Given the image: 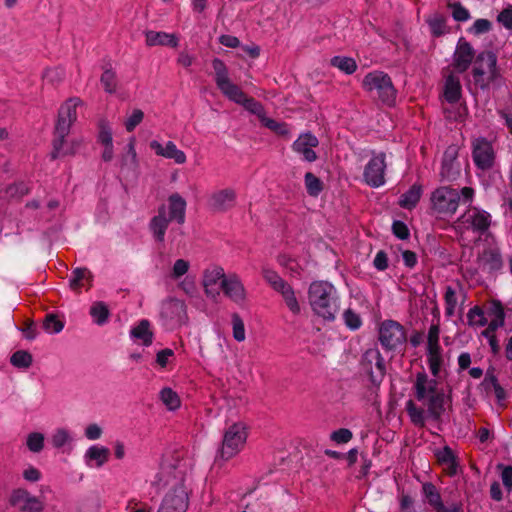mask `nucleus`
I'll return each instance as SVG.
<instances>
[{"mask_svg":"<svg viewBox=\"0 0 512 512\" xmlns=\"http://www.w3.org/2000/svg\"><path fill=\"white\" fill-rule=\"evenodd\" d=\"M415 398L427 407L423 409L418 407L413 400L406 402V411L411 422L419 427L425 425L426 419L439 420L443 415L445 408V394L438 388V382L431 379L425 372H419L413 385Z\"/></svg>","mask_w":512,"mask_h":512,"instance_id":"nucleus-1","label":"nucleus"},{"mask_svg":"<svg viewBox=\"0 0 512 512\" xmlns=\"http://www.w3.org/2000/svg\"><path fill=\"white\" fill-rule=\"evenodd\" d=\"M153 485L167 490L162 504L177 512H186L189 506V492L185 485V469L181 465L163 464Z\"/></svg>","mask_w":512,"mask_h":512,"instance_id":"nucleus-2","label":"nucleus"},{"mask_svg":"<svg viewBox=\"0 0 512 512\" xmlns=\"http://www.w3.org/2000/svg\"><path fill=\"white\" fill-rule=\"evenodd\" d=\"M186 207V200L178 193L168 197L167 205L162 204L158 207L157 214L149 222V229L156 242L164 243L166 230L171 222L179 225L185 223Z\"/></svg>","mask_w":512,"mask_h":512,"instance_id":"nucleus-3","label":"nucleus"},{"mask_svg":"<svg viewBox=\"0 0 512 512\" xmlns=\"http://www.w3.org/2000/svg\"><path fill=\"white\" fill-rule=\"evenodd\" d=\"M212 67L215 72L216 86L221 93L230 101L242 105L246 110L257 115L261 121L265 116L263 105L254 98L248 97L239 86L230 80L225 63L221 59L215 58L212 61Z\"/></svg>","mask_w":512,"mask_h":512,"instance_id":"nucleus-4","label":"nucleus"},{"mask_svg":"<svg viewBox=\"0 0 512 512\" xmlns=\"http://www.w3.org/2000/svg\"><path fill=\"white\" fill-rule=\"evenodd\" d=\"M474 189L463 187L460 191L450 186H440L431 192L430 210L440 219L452 217L459 204L471 203L474 198Z\"/></svg>","mask_w":512,"mask_h":512,"instance_id":"nucleus-5","label":"nucleus"},{"mask_svg":"<svg viewBox=\"0 0 512 512\" xmlns=\"http://www.w3.org/2000/svg\"><path fill=\"white\" fill-rule=\"evenodd\" d=\"M313 312L326 321H333L340 310L335 287L327 281H314L308 288Z\"/></svg>","mask_w":512,"mask_h":512,"instance_id":"nucleus-6","label":"nucleus"},{"mask_svg":"<svg viewBox=\"0 0 512 512\" xmlns=\"http://www.w3.org/2000/svg\"><path fill=\"white\" fill-rule=\"evenodd\" d=\"M362 88L370 97L382 103L392 105L395 102L397 91L391 77L379 70L367 73L362 80Z\"/></svg>","mask_w":512,"mask_h":512,"instance_id":"nucleus-7","label":"nucleus"},{"mask_svg":"<svg viewBox=\"0 0 512 512\" xmlns=\"http://www.w3.org/2000/svg\"><path fill=\"white\" fill-rule=\"evenodd\" d=\"M474 83L481 89H486L498 77L497 56L492 51L480 52L472 69Z\"/></svg>","mask_w":512,"mask_h":512,"instance_id":"nucleus-8","label":"nucleus"},{"mask_svg":"<svg viewBox=\"0 0 512 512\" xmlns=\"http://www.w3.org/2000/svg\"><path fill=\"white\" fill-rule=\"evenodd\" d=\"M82 103L79 98H70L59 109L58 119L54 129L53 147L59 151L70 128L77 120V107Z\"/></svg>","mask_w":512,"mask_h":512,"instance_id":"nucleus-9","label":"nucleus"},{"mask_svg":"<svg viewBox=\"0 0 512 512\" xmlns=\"http://www.w3.org/2000/svg\"><path fill=\"white\" fill-rule=\"evenodd\" d=\"M246 440V427L242 423L231 425L224 433L218 457L224 461L232 459L244 448Z\"/></svg>","mask_w":512,"mask_h":512,"instance_id":"nucleus-10","label":"nucleus"},{"mask_svg":"<svg viewBox=\"0 0 512 512\" xmlns=\"http://www.w3.org/2000/svg\"><path fill=\"white\" fill-rule=\"evenodd\" d=\"M360 368L374 385L382 382L386 372L384 359L377 348H370L363 353Z\"/></svg>","mask_w":512,"mask_h":512,"instance_id":"nucleus-11","label":"nucleus"},{"mask_svg":"<svg viewBox=\"0 0 512 512\" xmlns=\"http://www.w3.org/2000/svg\"><path fill=\"white\" fill-rule=\"evenodd\" d=\"M379 341L386 350H395L406 342L404 327L394 320H385L379 328Z\"/></svg>","mask_w":512,"mask_h":512,"instance_id":"nucleus-12","label":"nucleus"},{"mask_svg":"<svg viewBox=\"0 0 512 512\" xmlns=\"http://www.w3.org/2000/svg\"><path fill=\"white\" fill-rule=\"evenodd\" d=\"M385 154L374 155L364 168L363 178L367 185L377 188L385 183Z\"/></svg>","mask_w":512,"mask_h":512,"instance_id":"nucleus-13","label":"nucleus"},{"mask_svg":"<svg viewBox=\"0 0 512 512\" xmlns=\"http://www.w3.org/2000/svg\"><path fill=\"white\" fill-rule=\"evenodd\" d=\"M472 157L479 169H490L495 160V153L491 142L482 137L475 139L472 142Z\"/></svg>","mask_w":512,"mask_h":512,"instance_id":"nucleus-14","label":"nucleus"},{"mask_svg":"<svg viewBox=\"0 0 512 512\" xmlns=\"http://www.w3.org/2000/svg\"><path fill=\"white\" fill-rule=\"evenodd\" d=\"M459 147L450 145L444 152L440 176L442 181H455L461 173V165L458 161Z\"/></svg>","mask_w":512,"mask_h":512,"instance_id":"nucleus-15","label":"nucleus"},{"mask_svg":"<svg viewBox=\"0 0 512 512\" xmlns=\"http://www.w3.org/2000/svg\"><path fill=\"white\" fill-rule=\"evenodd\" d=\"M227 275L224 269L220 266H212L204 270L202 284L204 292L207 297L211 299H217L220 296V290L222 289L223 279H226Z\"/></svg>","mask_w":512,"mask_h":512,"instance_id":"nucleus-16","label":"nucleus"},{"mask_svg":"<svg viewBox=\"0 0 512 512\" xmlns=\"http://www.w3.org/2000/svg\"><path fill=\"white\" fill-rule=\"evenodd\" d=\"M459 222L467 229L483 234L491 224L489 213L478 208H469L460 218Z\"/></svg>","mask_w":512,"mask_h":512,"instance_id":"nucleus-17","label":"nucleus"},{"mask_svg":"<svg viewBox=\"0 0 512 512\" xmlns=\"http://www.w3.org/2000/svg\"><path fill=\"white\" fill-rule=\"evenodd\" d=\"M10 504L22 512H42L43 502L25 489H16L10 496Z\"/></svg>","mask_w":512,"mask_h":512,"instance_id":"nucleus-18","label":"nucleus"},{"mask_svg":"<svg viewBox=\"0 0 512 512\" xmlns=\"http://www.w3.org/2000/svg\"><path fill=\"white\" fill-rule=\"evenodd\" d=\"M475 58V51L472 45L464 38H460L453 54L452 65L454 70L458 73L467 71Z\"/></svg>","mask_w":512,"mask_h":512,"instance_id":"nucleus-19","label":"nucleus"},{"mask_svg":"<svg viewBox=\"0 0 512 512\" xmlns=\"http://www.w3.org/2000/svg\"><path fill=\"white\" fill-rule=\"evenodd\" d=\"M319 145V140L315 135L310 132L300 134L299 137L293 142L292 149L294 152L300 154L303 160L307 162H314L318 156L314 151Z\"/></svg>","mask_w":512,"mask_h":512,"instance_id":"nucleus-20","label":"nucleus"},{"mask_svg":"<svg viewBox=\"0 0 512 512\" xmlns=\"http://www.w3.org/2000/svg\"><path fill=\"white\" fill-rule=\"evenodd\" d=\"M236 199V190L228 187L214 191L208 198V205L214 211L225 212L234 207Z\"/></svg>","mask_w":512,"mask_h":512,"instance_id":"nucleus-21","label":"nucleus"},{"mask_svg":"<svg viewBox=\"0 0 512 512\" xmlns=\"http://www.w3.org/2000/svg\"><path fill=\"white\" fill-rule=\"evenodd\" d=\"M221 290L236 304H243L246 301V289L240 277L235 273H230L226 279H223Z\"/></svg>","mask_w":512,"mask_h":512,"instance_id":"nucleus-22","label":"nucleus"},{"mask_svg":"<svg viewBox=\"0 0 512 512\" xmlns=\"http://www.w3.org/2000/svg\"><path fill=\"white\" fill-rule=\"evenodd\" d=\"M150 148L156 153V155L172 159L177 164H184L187 160L186 154L177 148L174 142L168 141L165 146H163L157 140H153L150 142Z\"/></svg>","mask_w":512,"mask_h":512,"instance_id":"nucleus-23","label":"nucleus"},{"mask_svg":"<svg viewBox=\"0 0 512 512\" xmlns=\"http://www.w3.org/2000/svg\"><path fill=\"white\" fill-rule=\"evenodd\" d=\"M145 43L148 47L168 46L176 48L179 45V38L176 34L164 31L148 30L145 32Z\"/></svg>","mask_w":512,"mask_h":512,"instance_id":"nucleus-24","label":"nucleus"},{"mask_svg":"<svg viewBox=\"0 0 512 512\" xmlns=\"http://www.w3.org/2000/svg\"><path fill=\"white\" fill-rule=\"evenodd\" d=\"M422 491L425 499L436 512H457L456 508L450 509L443 504L441 495L433 483H424Z\"/></svg>","mask_w":512,"mask_h":512,"instance_id":"nucleus-25","label":"nucleus"},{"mask_svg":"<svg viewBox=\"0 0 512 512\" xmlns=\"http://www.w3.org/2000/svg\"><path fill=\"white\" fill-rule=\"evenodd\" d=\"M186 313V305L179 299H169L162 305L161 314L164 318L181 321Z\"/></svg>","mask_w":512,"mask_h":512,"instance_id":"nucleus-26","label":"nucleus"},{"mask_svg":"<svg viewBox=\"0 0 512 512\" xmlns=\"http://www.w3.org/2000/svg\"><path fill=\"white\" fill-rule=\"evenodd\" d=\"M130 336L137 341H140L144 346H150L153 342L154 333L151 330V324L147 319H142L130 331Z\"/></svg>","mask_w":512,"mask_h":512,"instance_id":"nucleus-27","label":"nucleus"},{"mask_svg":"<svg viewBox=\"0 0 512 512\" xmlns=\"http://www.w3.org/2000/svg\"><path fill=\"white\" fill-rule=\"evenodd\" d=\"M427 363L430 372L434 377H438L442 366L444 365V356L442 348L440 347H427Z\"/></svg>","mask_w":512,"mask_h":512,"instance_id":"nucleus-28","label":"nucleus"},{"mask_svg":"<svg viewBox=\"0 0 512 512\" xmlns=\"http://www.w3.org/2000/svg\"><path fill=\"white\" fill-rule=\"evenodd\" d=\"M93 275L87 268H76L72 272L70 279V288L74 291H79L80 288L85 286L87 283L88 288L91 287Z\"/></svg>","mask_w":512,"mask_h":512,"instance_id":"nucleus-29","label":"nucleus"},{"mask_svg":"<svg viewBox=\"0 0 512 512\" xmlns=\"http://www.w3.org/2000/svg\"><path fill=\"white\" fill-rule=\"evenodd\" d=\"M422 195V186L413 184L408 191L401 195L399 205L405 209L414 208L419 202Z\"/></svg>","mask_w":512,"mask_h":512,"instance_id":"nucleus-30","label":"nucleus"},{"mask_svg":"<svg viewBox=\"0 0 512 512\" xmlns=\"http://www.w3.org/2000/svg\"><path fill=\"white\" fill-rule=\"evenodd\" d=\"M445 99L449 103H456L461 97V84L458 77L450 74L445 81Z\"/></svg>","mask_w":512,"mask_h":512,"instance_id":"nucleus-31","label":"nucleus"},{"mask_svg":"<svg viewBox=\"0 0 512 512\" xmlns=\"http://www.w3.org/2000/svg\"><path fill=\"white\" fill-rule=\"evenodd\" d=\"M437 461L444 465L450 475H454L457 472L456 456L449 446H445L441 450L436 452Z\"/></svg>","mask_w":512,"mask_h":512,"instance_id":"nucleus-32","label":"nucleus"},{"mask_svg":"<svg viewBox=\"0 0 512 512\" xmlns=\"http://www.w3.org/2000/svg\"><path fill=\"white\" fill-rule=\"evenodd\" d=\"M429 25L430 31L434 37H440L449 32L447 27V18L439 13L429 16L426 20Z\"/></svg>","mask_w":512,"mask_h":512,"instance_id":"nucleus-33","label":"nucleus"},{"mask_svg":"<svg viewBox=\"0 0 512 512\" xmlns=\"http://www.w3.org/2000/svg\"><path fill=\"white\" fill-rule=\"evenodd\" d=\"M81 146H82L81 139H72L69 142L64 140V143L60 146L59 151H56V148L53 147L51 156L53 159H56L58 157L75 155L80 150Z\"/></svg>","mask_w":512,"mask_h":512,"instance_id":"nucleus-34","label":"nucleus"},{"mask_svg":"<svg viewBox=\"0 0 512 512\" xmlns=\"http://www.w3.org/2000/svg\"><path fill=\"white\" fill-rule=\"evenodd\" d=\"M110 455V450L102 446H91L86 452V458L89 460H95L96 466L101 467L104 465Z\"/></svg>","mask_w":512,"mask_h":512,"instance_id":"nucleus-35","label":"nucleus"},{"mask_svg":"<svg viewBox=\"0 0 512 512\" xmlns=\"http://www.w3.org/2000/svg\"><path fill=\"white\" fill-rule=\"evenodd\" d=\"M90 315L96 324L103 325L107 322L110 311L104 302L98 301L91 306Z\"/></svg>","mask_w":512,"mask_h":512,"instance_id":"nucleus-36","label":"nucleus"},{"mask_svg":"<svg viewBox=\"0 0 512 512\" xmlns=\"http://www.w3.org/2000/svg\"><path fill=\"white\" fill-rule=\"evenodd\" d=\"M333 67L338 68L346 74H353L357 70V63L351 57L346 56H334L331 61Z\"/></svg>","mask_w":512,"mask_h":512,"instance_id":"nucleus-37","label":"nucleus"},{"mask_svg":"<svg viewBox=\"0 0 512 512\" xmlns=\"http://www.w3.org/2000/svg\"><path fill=\"white\" fill-rule=\"evenodd\" d=\"M100 82L107 93L113 94L117 91V75L116 72L111 68H107L104 70L100 77Z\"/></svg>","mask_w":512,"mask_h":512,"instance_id":"nucleus-38","label":"nucleus"},{"mask_svg":"<svg viewBox=\"0 0 512 512\" xmlns=\"http://www.w3.org/2000/svg\"><path fill=\"white\" fill-rule=\"evenodd\" d=\"M305 187L310 196L317 197L323 190L322 181L311 172L304 176Z\"/></svg>","mask_w":512,"mask_h":512,"instance_id":"nucleus-39","label":"nucleus"},{"mask_svg":"<svg viewBox=\"0 0 512 512\" xmlns=\"http://www.w3.org/2000/svg\"><path fill=\"white\" fill-rule=\"evenodd\" d=\"M261 123L277 135L287 137L290 134L289 126L284 122H277L274 119L264 116L262 117Z\"/></svg>","mask_w":512,"mask_h":512,"instance_id":"nucleus-40","label":"nucleus"},{"mask_svg":"<svg viewBox=\"0 0 512 512\" xmlns=\"http://www.w3.org/2000/svg\"><path fill=\"white\" fill-rule=\"evenodd\" d=\"M162 402L169 410H176L180 407V398L171 388H164L160 392Z\"/></svg>","mask_w":512,"mask_h":512,"instance_id":"nucleus-41","label":"nucleus"},{"mask_svg":"<svg viewBox=\"0 0 512 512\" xmlns=\"http://www.w3.org/2000/svg\"><path fill=\"white\" fill-rule=\"evenodd\" d=\"M30 192V187L24 182L14 183L5 189V194L10 199L20 200Z\"/></svg>","mask_w":512,"mask_h":512,"instance_id":"nucleus-42","label":"nucleus"},{"mask_svg":"<svg viewBox=\"0 0 512 512\" xmlns=\"http://www.w3.org/2000/svg\"><path fill=\"white\" fill-rule=\"evenodd\" d=\"M32 361V355L24 350L16 351L10 358L11 364L17 368H28L31 366Z\"/></svg>","mask_w":512,"mask_h":512,"instance_id":"nucleus-43","label":"nucleus"},{"mask_svg":"<svg viewBox=\"0 0 512 512\" xmlns=\"http://www.w3.org/2000/svg\"><path fill=\"white\" fill-rule=\"evenodd\" d=\"M445 300V314L452 317L455 314L457 306V296L455 290L451 286H447L444 295Z\"/></svg>","mask_w":512,"mask_h":512,"instance_id":"nucleus-44","label":"nucleus"},{"mask_svg":"<svg viewBox=\"0 0 512 512\" xmlns=\"http://www.w3.org/2000/svg\"><path fill=\"white\" fill-rule=\"evenodd\" d=\"M470 325L484 326L488 323L484 311L479 306L471 308L467 314Z\"/></svg>","mask_w":512,"mask_h":512,"instance_id":"nucleus-45","label":"nucleus"},{"mask_svg":"<svg viewBox=\"0 0 512 512\" xmlns=\"http://www.w3.org/2000/svg\"><path fill=\"white\" fill-rule=\"evenodd\" d=\"M63 327L64 323L55 314L46 315L43 321V328L48 333H59Z\"/></svg>","mask_w":512,"mask_h":512,"instance_id":"nucleus-46","label":"nucleus"},{"mask_svg":"<svg viewBox=\"0 0 512 512\" xmlns=\"http://www.w3.org/2000/svg\"><path fill=\"white\" fill-rule=\"evenodd\" d=\"M232 325L234 339L238 342H243L246 338L245 326L243 320L237 313L232 315Z\"/></svg>","mask_w":512,"mask_h":512,"instance_id":"nucleus-47","label":"nucleus"},{"mask_svg":"<svg viewBox=\"0 0 512 512\" xmlns=\"http://www.w3.org/2000/svg\"><path fill=\"white\" fill-rule=\"evenodd\" d=\"M448 6L455 21L465 22L470 19V12L460 2L450 3Z\"/></svg>","mask_w":512,"mask_h":512,"instance_id":"nucleus-48","label":"nucleus"},{"mask_svg":"<svg viewBox=\"0 0 512 512\" xmlns=\"http://www.w3.org/2000/svg\"><path fill=\"white\" fill-rule=\"evenodd\" d=\"M261 274L272 289L285 281V279H283L275 270L268 267H262Z\"/></svg>","mask_w":512,"mask_h":512,"instance_id":"nucleus-49","label":"nucleus"},{"mask_svg":"<svg viewBox=\"0 0 512 512\" xmlns=\"http://www.w3.org/2000/svg\"><path fill=\"white\" fill-rule=\"evenodd\" d=\"M492 29V23L488 19H477L473 25L468 29L469 33L479 36L485 34Z\"/></svg>","mask_w":512,"mask_h":512,"instance_id":"nucleus-50","label":"nucleus"},{"mask_svg":"<svg viewBox=\"0 0 512 512\" xmlns=\"http://www.w3.org/2000/svg\"><path fill=\"white\" fill-rule=\"evenodd\" d=\"M99 141L103 145L112 144V132L107 120L102 119L99 121Z\"/></svg>","mask_w":512,"mask_h":512,"instance_id":"nucleus-51","label":"nucleus"},{"mask_svg":"<svg viewBox=\"0 0 512 512\" xmlns=\"http://www.w3.org/2000/svg\"><path fill=\"white\" fill-rule=\"evenodd\" d=\"M44 436L41 433H31L27 438V446L32 452H40L43 449Z\"/></svg>","mask_w":512,"mask_h":512,"instance_id":"nucleus-52","label":"nucleus"},{"mask_svg":"<svg viewBox=\"0 0 512 512\" xmlns=\"http://www.w3.org/2000/svg\"><path fill=\"white\" fill-rule=\"evenodd\" d=\"M343 318L346 326L352 330H356L362 325L360 316L351 309L345 310Z\"/></svg>","mask_w":512,"mask_h":512,"instance_id":"nucleus-53","label":"nucleus"},{"mask_svg":"<svg viewBox=\"0 0 512 512\" xmlns=\"http://www.w3.org/2000/svg\"><path fill=\"white\" fill-rule=\"evenodd\" d=\"M144 113L140 109H134L132 114L125 121V128L128 132H132L143 120Z\"/></svg>","mask_w":512,"mask_h":512,"instance_id":"nucleus-54","label":"nucleus"},{"mask_svg":"<svg viewBox=\"0 0 512 512\" xmlns=\"http://www.w3.org/2000/svg\"><path fill=\"white\" fill-rule=\"evenodd\" d=\"M352 437V432L346 428H340L336 431H333L330 436L331 440L338 444L347 443L352 439Z\"/></svg>","mask_w":512,"mask_h":512,"instance_id":"nucleus-55","label":"nucleus"},{"mask_svg":"<svg viewBox=\"0 0 512 512\" xmlns=\"http://www.w3.org/2000/svg\"><path fill=\"white\" fill-rule=\"evenodd\" d=\"M497 21L507 30L512 31V6L503 9L497 16Z\"/></svg>","mask_w":512,"mask_h":512,"instance_id":"nucleus-56","label":"nucleus"},{"mask_svg":"<svg viewBox=\"0 0 512 512\" xmlns=\"http://www.w3.org/2000/svg\"><path fill=\"white\" fill-rule=\"evenodd\" d=\"M283 301L285 302L287 308L291 311L294 315H299L301 312L300 304L297 300V297L295 295V291L293 290L287 296L283 298Z\"/></svg>","mask_w":512,"mask_h":512,"instance_id":"nucleus-57","label":"nucleus"},{"mask_svg":"<svg viewBox=\"0 0 512 512\" xmlns=\"http://www.w3.org/2000/svg\"><path fill=\"white\" fill-rule=\"evenodd\" d=\"M190 264L187 260L178 259L175 261L172 268V277L174 279H178L184 274H186L189 270Z\"/></svg>","mask_w":512,"mask_h":512,"instance_id":"nucleus-58","label":"nucleus"},{"mask_svg":"<svg viewBox=\"0 0 512 512\" xmlns=\"http://www.w3.org/2000/svg\"><path fill=\"white\" fill-rule=\"evenodd\" d=\"M439 336H440L439 324H432L428 331L427 347H440Z\"/></svg>","mask_w":512,"mask_h":512,"instance_id":"nucleus-59","label":"nucleus"},{"mask_svg":"<svg viewBox=\"0 0 512 512\" xmlns=\"http://www.w3.org/2000/svg\"><path fill=\"white\" fill-rule=\"evenodd\" d=\"M69 440V434L64 429H58L52 436L51 442L54 447L61 448L64 446Z\"/></svg>","mask_w":512,"mask_h":512,"instance_id":"nucleus-60","label":"nucleus"},{"mask_svg":"<svg viewBox=\"0 0 512 512\" xmlns=\"http://www.w3.org/2000/svg\"><path fill=\"white\" fill-rule=\"evenodd\" d=\"M43 76L48 82L54 84L56 82H60L63 79L64 71L59 68H49L45 70Z\"/></svg>","mask_w":512,"mask_h":512,"instance_id":"nucleus-61","label":"nucleus"},{"mask_svg":"<svg viewBox=\"0 0 512 512\" xmlns=\"http://www.w3.org/2000/svg\"><path fill=\"white\" fill-rule=\"evenodd\" d=\"M392 230L394 235L402 240L407 239L410 235L407 225L402 221H394Z\"/></svg>","mask_w":512,"mask_h":512,"instance_id":"nucleus-62","label":"nucleus"},{"mask_svg":"<svg viewBox=\"0 0 512 512\" xmlns=\"http://www.w3.org/2000/svg\"><path fill=\"white\" fill-rule=\"evenodd\" d=\"M374 267L379 271H384L388 268V256L384 251H379L373 261Z\"/></svg>","mask_w":512,"mask_h":512,"instance_id":"nucleus-63","label":"nucleus"},{"mask_svg":"<svg viewBox=\"0 0 512 512\" xmlns=\"http://www.w3.org/2000/svg\"><path fill=\"white\" fill-rule=\"evenodd\" d=\"M501 478L507 491H512V466L503 467Z\"/></svg>","mask_w":512,"mask_h":512,"instance_id":"nucleus-64","label":"nucleus"}]
</instances>
